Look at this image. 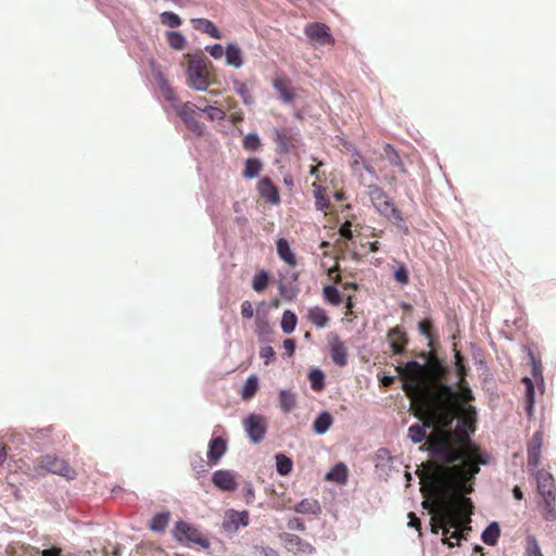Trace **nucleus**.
<instances>
[{
	"mask_svg": "<svg viewBox=\"0 0 556 556\" xmlns=\"http://www.w3.org/2000/svg\"><path fill=\"white\" fill-rule=\"evenodd\" d=\"M260 356L264 359V363L268 365L275 359L276 353L271 346H264L260 351Z\"/></svg>",
	"mask_w": 556,
	"mask_h": 556,
	"instance_id": "53",
	"label": "nucleus"
},
{
	"mask_svg": "<svg viewBox=\"0 0 556 556\" xmlns=\"http://www.w3.org/2000/svg\"><path fill=\"white\" fill-rule=\"evenodd\" d=\"M263 164L258 159H248L244 163L242 176L247 179L255 178L260 175Z\"/></svg>",
	"mask_w": 556,
	"mask_h": 556,
	"instance_id": "33",
	"label": "nucleus"
},
{
	"mask_svg": "<svg viewBox=\"0 0 556 556\" xmlns=\"http://www.w3.org/2000/svg\"><path fill=\"white\" fill-rule=\"evenodd\" d=\"M41 556H61V548L52 547V548L43 549L41 552Z\"/></svg>",
	"mask_w": 556,
	"mask_h": 556,
	"instance_id": "62",
	"label": "nucleus"
},
{
	"mask_svg": "<svg viewBox=\"0 0 556 556\" xmlns=\"http://www.w3.org/2000/svg\"><path fill=\"white\" fill-rule=\"evenodd\" d=\"M153 77L160 88L161 96L167 101L172 108L178 105L180 102L179 98L176 96L175 90L172 88L164 74L156 68H153Z\"/></svg>",
	"mask_w": 556,
	"mask_h": 556,
	"instance_id": "15",
	"label": "nucleus"
},
{
	"mask_svg": "<svg viewBox=\"0 0 556 556\" xmlns=\"http://www.w3.org/2000/svg\"><path fill=\"white\" fill-rule=\"evenodd\" d=\"M306 318L311 324H313L317 328H325L330 323V317L327 311L317 305L308 308Z\"/></svg>",
	"mask_w": 556,
	"mask_h": 556,
	"instance_id": "22",
	"label": "nucleus"
},
{
	"mask_svg": "<svg viewBox=\"0 0 556 556\" xmlns=\"http://www.w3.org/2000/svg\"><path fill=\"white\" fill-rule=\"evenodd\" d=\"M280 540L285 548L293 554L311 555L315 553V547L296 534L286 532L280 534Z\"/></svg>",
	"mask_w": 556,
	"mask_h": 556,
	"instance_id": "12",
	"label": "nucleus"
},
{
	"mask_svg": "<svg viewBox=\"0 0 556 556\" xmlns=\"http://www.w3.org/2000/svg\"><path fill=\"white\" fill-rule=\"evenodd\" d=\"M37 469L59 475L64 477L66 480H74L77 476L76 470L71 467L65 459L52 454L39 457L37 460Z\"/></svg>",
	"mask_w": 556,
	"mask_h": 556,
	"instance_id": "6",
	"label": "nucleus"
},
{
	"mask_svg": "<svg viewBox=\"0 0 556 556\" xmlns=\"http://www.w3.org/2000/svg\"><path fill=\"white\" fill-rule=\"evenodd\" d=\"M294 511L304 515H318L321 513V507L315 498H304L294 506Z\"/></svg>",
	"mask_w": 556,
	"mask_h": 556,
	"instance_id": "28",
	"label": "nucleus"
},
{
	"mask_svg": "<svg viewBox=\"0 0 556 556\" xmlns=\"http://www.w3.org/2000/svg\"><path fill=\"white\" fill-rule=\"evenodd\" d=\"M323 296L327 303L334 306L342 302V296L334 286H325L323 288Z\"/></svg>",
	"mask_w": 556,
	"mask_h": 556,
	"instance_id": "40",
	"label": "nucleus"
},
{
	"mask_svg": "<svg viewBox=\"0 0 556 556\" xmlns=\"http://www.w3.org/2000/svg\"><path fill=\"white\" fill-rule=\"evenodd\" d=\"M394 279L402 285H407L409 281L407 269L400 266L394 273Z\"/></svg>",
	"mask_w": 556,
	"mask_h": 556,
	"instance_id": "54",
	"label": "nucleus"
},
{
	"mask_svg": "<svg viewBox=\"0 0 556 556\" xmlns=\"http://www.w3.org/2000/svg\"><path fill=\"white\" fill-rule=\"evenodd\" d=\"M298 288L293 285L280 283L279 293L286 301H293L298 295Z\"/></svg>",
	"mask_w": 556,
	"mask_h": 556,
	"instance_id": "48",
	"label": "nucleus"
},
{
	"mask_svg": "<svg viewBox=\"0 0 556 556\" xmlns=\"http://www.w3.org/2000/svg\"><path fill=\"white\" fill-rule=\"evenodd\" d=\"M283 348L286 349V351L288 352V354L291 356L293 355L294 351H295V342L293 339H286L283 341Z\"/></svg>",
	"mask_w": 556,
	"mask_h": 556,
	"instance_id": "61",
	"label": "nucleus"
},
{
	"mask_svg": "<svg viewBox=\"0 0 556 556\" xmlns=\"http://www.w3.org/2000/svg\"><path fill=\"white\" fill-rule=\"evenodd\" d=\"M226 63L235 68L243 65V52L237 43H228L225 48Z\"/></svg>",
	"mask_w": 556,
	"mask_h": 556,
	"instance_id": "24",
	"label": "nucleus"
},
{
	"mask_svg": "<svg viewBox=\"0 0 556 556\" xmlns=\"http://www.w3.org/2000/svg\"><path fill=\"white\" fill-rule=\"evenodd\" d=\"M456 369H457L458 381L459 382H465L466 376H467V368H466V366L465 365L457 366Z\"/></svg>",
	"mask_w": 556,
	"mask_h": 556,
	"instance_id": "63",
	"label": "nucleus"
},
{
	"mask_svg": "<svg viewBox=\"0 0 556 556\" xmlns=\"http://www.w3.org/2000/svg\"><path fill=\"white\" fill-rule=\"evenodd\" d=\"M522 381L527 388L526 396H527L528 409L530 410L533 405V402H534V386H533L532 380L528 377H525L522 379Z\"/></svg>",
	"mask_w": 556,
	"mask_h": 556,
	"instance_id": "51",
	"label": "nucleus"
},
{
	"mask_svg": "<svg viewBox=\"0 0 556 556\" xmlns=\"http://www.w3.org/2000/svg\"><path fill=\"white\" fill-rule=\"evenodd\" d=\"M330 355L333 363L343 367L348 363V350L344 343L340 340L338 334L331 333L329 336Z\"/></svg>",
	"mask_w": 556,
	"mask_h": 556,
	"instance_id": "17",
	"label": "nucleus"
},
{
	"mask_svg": "<svg viewBox=\"0 0 556 556\" xmlns=\"http://www.w3.org/2000/svg\"><path fill=\"white\" fill-rule=\"evenodd\" d=\"M332 422V416L328 412H323L315 419L313 424V429L316 433L324 434L331 427Z\"/></svg>",
	"mask_w": 556,
	"mask_h": 556,
	"instance_id": "30",
	"label": "nucleus"
},
{
	"mask_svg": "<svg viewBox=\"0 0 556 556\" xmlns=\"http://www.w3.org/2000/svg\"><path fill=\"white\" fill-rule=\"evenodd\" d=\"M273 140L279 153H288L299 144V136L292 128L281 127L274 130Z\"/></svg>",
	"mask_w": 556,
	"mask_h": 556,
	"instance_id": "9",
	"label": "nucleus"
},
{
	"mask_svg": "<svg viewBox=\"0 0 556 556\" xmlns=\"http://www.w3.org/2000/svg\"><path fill=\"white\" fill-rule=\"evenodd\" d=\"M205 50L210 53V55L212 58H214L216 60H218L223 55H225V49L219 43H216V45H213V46H208V47H206Z\"/></svg>",
	"mask_w": 556,
	"mask_h": 556,
	"instance_id": "55",
	"label": "nucleus"
},
{
	"mask_svg": "<svg viewBox=\"0 0 556 556\" xmlns=\"http://www.w3.org/2000/svg\"><path fill=\"white\" fill-rule=\"evenodd\" d=\"M384 152L387 154V157H388L389 162L393 166L403 167V164H402V161H401V157H400L399 153L390 144H387L384 147Z\"/></svg>",
	"mask_w": 556,
	"mask_h": 556,
	"instance_id": "50",
	"label": "nucleus"
},
{
	"mask_svg": "<svg viewBox=\"0 0 556 556\" xmlns=\"http://www.w3.org/2000/svg\"><path fill=\"white\" fill-rule=\"evenodd\" d=\"M258 390V379L255 375L250 376L241 391V397L243 400L252 399Z\"/></svg>",
	"mask_w": 556,
	"mask_h": 556,
	"instance_id": "37",
	"label": "nucleus"
},
{
	"mask_svg": "<svg viewBox=\"0 0 556 556\" xmlns=\"http://www.w3.org/2000/svg\"><path fill=\"white\" fill-rule=\"evenodd\" d=\"M174 535L179 542L194 543L204 548L210 546L207 539L197 527L182 520L176 522Z\"/></svg>",
	"mask_w": 556,
	"mask_h": 556,
	"instance_id": "7",
	"label": "nucleus"
},
{
	"mask_svg": "<svg viewBox=\"0 0 556 556\" xmlns=\"http://www.w3.org/2000/svg\"><path fill=\"white\" fill-rule=\"evenodd\" d=\"M192 24H193V27L197 30L202 31L204 34H207L208 36H211L214 39H220L222 38V33L215 26V24L212 21H210V20H206V18H193L192 20Z\"/></svg>",
	"mask_w": 556,
	"mask_h": 556,
	"instance_id": "25",
	"label": "nucleus"
},
{
	"mask_svg": "<svg viewBox=\"0 0 556 556\" xmlns=\"http://www.w3.org/2000/svg\"><path fill=\"white\" fill-rule=\"evenodd\" d=\"M447 533L444 534V531H442L443 539L442 543L446 544L448 547H454V543L451 542V540H456L457 543L464 539L466 540V536L464 535L465 530H470V527H468V523H462L458 527H451L450 525L446 526ZM440 530H443L442 528Z\"/></svg>",
	"mask_w": 556,
	"mask_h": 556,
	"instance_id": "23",
	"label": "nucleus"
},
{
	"mask_svg": "<svg viewBox=\"0 0 556 556\" xmlns=\"http://www.w3.org/2000/svg\"><path fill=\"white\" fill-rule=\"evenodd\" d=\"M254 308L250 301H244L241 304V315L243 318L250 319L253 317Z\"/></svg>",
	"mask_w": 556,
	"mask_h": 556,
	"instance_id": "57",
	"label": "nucleus"
},
{
	"mask_svg": "<svg viewBox=\"0 0 556 556\" xmlns=\"http://www.w3.org/2000/svg\"><path fill=\"white\" fill-rule=\"evenodd\" d=\"M233 90L241 97L242 101L247 105H251L254 102V98L244 81L235 79L232 83Z\"/></svg>",
	"mask_w": 556,
	"mask_h": 556,
	"instance_id": "35",
	"label": "nucleus"
},
{
	"mask_svg": "<svg viewBox=\"0 0 556 556\" xmlns=\"http://www.w3.org/2000/svg\"><path fill=\"white\" fill-rule=\"evenodd\" d=\"M212 482L222 491H235L237 489L236 476L230 470H217L213 473Z\"/></svg>",
	"mask_w": 556,
	"mask_h": 556,
	"instance_id": "20",
	"label": "nucleus"
},
{
	"mask_svg": "<svg viewBox=\"0 0 556 556\" xmlns=\"http://www.w3.org/2000/svg\"><path fill=\"white\" fill-rule=\"evenodd\" d=\"M296 405V396L293 392L281 390L279 393V406L283 413H290Z\"/></svg>",
	"mask_w": 556,
	"mask_h": 556,
	"instance_id": "34",
	"label": "nucleus"
},
{
	"mask_svg": "<svg viewBox=\"0 0 556 556\" xmlns=\"http://www.w3.org/2000/svg\"><path fill=\"white\" fill-rule=\"evenodd\" d=\"M287 526L290 530H295V531H301V532H304L306 530L304 522L300 518H296V517L291 518L288 521Z\"/></svg>",
	"mask_w": 556,
	"mask_h": 556,
	"instance_id": "56",
	"label": "nucleus"
},
{
	"mask_svg": "<svg viewBox=\"0 0 556 556\" xmlns=\"http://www.w3.org/2000/svg\"><path fill=\"white\" fill-rule=\"evenodd\" d=\"M186 58L188 60V85L197 90H206L208 87V72L204 59L191 54H186Z\"/></svg>",
	"mask_w": 556,
	"mask_h": 556,
	"instance_id": "5",
	"label": "nucleus"
},
{
	"mask_svg": "<svg viewBox=\"0 0 556 556\" xmlns=\"http://www.w3.org/2000/svg\"><path fill=\"white\" fill-rule=\"evenodd\" d=\"M200 111L206 113L208 119L211 121H215V119H224L225 118V112L219 109V108H216V106H213V105H205V106H200L199 109Z\"/></svg>",
	"mask_w": 556,
	"mask_h": 556,
	"instance_id": "47",
	"label": "nucleus"
},
{
	"mask_svg": "<svg viewBox=\"0 0 556 556\" xmlns=\"http://www.w3.org/2000/svg\"><path fill=\"white\" fill-rule=\"evenodd\" d=\"M526 542V556H543L535 536L528 535Z\"/></svg>",
	"mask_w": 556,
	"mask_h": 556,
	"instance_id": "46",
	"label": "nucleus"
},
{
	"mask_svg": "<svg viewBox=\"0 0 556 556\" xmlns=\"http://www.w3.org/2000/svg\"><path fill=\"white\" fill-rule=\"evenodd\" d=\"M387 339L393 354L397 355L404 353L408 338L406 332L400 326L391 328L388 331Z\"/></svg>",
	"mask_w": 556,
	"mask_h": 556,
	"instance_id": "16",
	"label": "nucleus"
},
{
	"mask_svg": "<svg viewBox=\"0 0 556 556\" xmlns=\"http://www.w3.org/2000/svg\"><path fill=\"white\" fill-rule=\"evenodd\" d=\"M169 513L163 511L153 516L150 523V529L154 532H162L166 529L169 521Z\"/></svg>",
	"mask_w": 556,
	"mask_h": 556,
	"instance_id": "36",
	"label": "nucleus"
},
{
	"mask_svg": "<svg viewBox=\"0 0 556 556\" xmlns=\"http://www.w3.org/2000/svg\"><path fill=\"white\" fill-rule=\"evenodd\" d=\"M227 450L226 441L222 438H214L210 441L207 458L216 463L222 458Z\"/></svg>",
	"mask_w": 556,
	"mask_h": 556,
	"instance_id": "26",
	"label": "nucleus"
},
{
	"mask_svg": "<svg viewBox=\"0 0 556 556\" xmlns=\"http://www.w3.org/2000/svg\"><path fill=\"white\" fill-rule=\"evenodd\" d=\"M268 281V274L265 270H261L254 276L252 287L256 292H262L266 289Z\"/></svg>",
	"mask_w": 556,
	"mask_h": 556,
	"instance_id": "44",
	"label": "nucleus"
},
{
	"mask_svg": "<svg viewBox=\"0 0 556 556\" xmlns=\"http://www.w3.org/2000/svg\"><path fill=\"white\" fill-rule=\"evenodd\" d=\"M160 18L162 24L167 25L170 28H176L181 24V18L173 12L161 13Z\"/></svg>",
	"mask_w": 556,
	"mask_h": 556,
	"instance_id": "45",
	"label": "nucleus"
},
{
	"mask_svg": "<svg viewBox=\"0 0 556 556\" xmlns=\"http://www.w3.org/2000/svg\"><path fill=\"white\" fill-rule=\"evenodd\" d=\"M414 403L418 404L419 412L421 413L424 417V424H415L412 425L408 428V437L414 443H420L422 442L427 434H426V428H433V433L428 438L427 444L429 445L430 438L438 431L439 426L435 424L429 425V412L428 409L419 402V401H413Z\"/></svg>",
	"mask_w": 556,
	"mask_h": 556,
	"instance_id": "8",
	"label": "nucleus"
},
{
	"mask_svg": "<svg viewBox=\"0 0 556 556\" xmlns=\"http://www.w3.org/2000/svg\"><path fill=\"white\" fill-rule=\"evenodd\" d=\"M177 115L184 121L186 122L188 118H192L195 116V112L197 110L200 109L199 105L192 103V102H185L182 103L181 101L178 103V105L174 106L173 108Z\"/></svg>",
	"mask_w": 556,
	"mask_h": 556,
	"instance_id": "31",
	"label": "nucleus"
},
{
	"mask_svg": "<svg viewBox=\"0 0 556 556\" xmlns=\"http://www.w3.org/2000/svg\"><path fill=\"white\" fill-rule=\"evenodd\" d=\"M419 330L427 338H431L432 324L430 320L425 319L419 323Z\"/></svg>",
	"mask_w": 556,
	"mask_h": 556,
	"instance_id": "58",
	"label": "nucleus"
},
{
	"mask_svg": "<svg viewBox=\"0 0 556 556\" xmlns=\"http://www.w3.org/2000/svg\"><path fill=\"white\" fill-rule=\"evenodd\" d=\"M257 191L260 195L267 202L274 205L280 203L278 188L274 185L269 177H263L257 184Z\"/></svg>",
	"mask_w": 556,
	"mask_h": 556,
	"instance_id": "19",
	"label": "nucleus"
},
{
	"mask_svg": "<svg viewBox=\"0 0 556 556\" xmlns=\"http://www.w3.org/2000/svg\"><path fill=\"white\" fill-rule=\"evenodd\" d=\"M326 479L337 483H345L348 479V467L343 463L337 464L327 475Z\"/></svg>",
	"mask_w": 556,
	"mask_h": 556,
	"instance_id": "32",
	"label": "nucleus"
},
{
	"mask_svg": "<svg viewBox=\"0 0 556 556\" xmlns=\"http://www.w3.org/2000/svg\"><path fill=\"white\" fill-rule=\"evenodd\" d=\"M340 268L339 265H334L328 270V277L333 280L334 283H341V275L339 274Z\"/></svg>",
	"mask_w": 556,
	"mask_h": 556,
	"instance_id": "60",
	"label": "nucleus"
},
{
	"mask_svg": "<svg viewBox=\"0 0 556 556\" xmlns=\"http://www.w3.org/2000/svg\"><path fill=\"white\" fill-rule=\"evenodd\" d=\"M248 437L253 443H260L267 431L266 419L257 414H251L243 420Z\"/></svg>",
	"mask_w": 556,
	"mask_h": 556,
	"instance_id": "10",
	"label": "nucleus"
},
{
	"mask_svg": "<svg viewBox=\"0 0 556 556\" xmlns=\"http://www.w3.org/2000/svg\"><path fill=\"white\" fill-rule=\"evenodd\" d=\"M457 416L462 417L463 422L466 427L472 428V431L475 430L473 425L477 421V412L476 408L470 405V403L458 404Z\"/></svg>",
	"mask_w": 556,
	"mask_h": 556,
	"instance_id": "27",
	"label": "nucleus"
},
{
	"mask_svg": "<svg viewBox=\"0 0 556 556\" xmlns=\"http://www.w3.org/2000/svg\"><path fill=\"white\" fill-rule=\"evenodd\" d=\"M538 491L543 497L545 506V519L553 521L556 519V486L553 476L544 470L536 472Z\"/></svg>",
	"mask_w": 556,
	"mask_h": 556,
	"instance_id": "3",
	"label": "nucleus"
},
{
	"mask_svg": "<svg viewBox=\"0 0 556 556\" xmlns=\"http://www.w3.org/2000/svg\"><path fill=\"white\" fill-rule=\"evenodd\" d=\"M408 517L410 519L408 525L410 527H415L416 529H420V520L416 517V515L414 513H409Z\"/></svg>",
	"mask_w": 556,
	"mask_h": 556,
	"instance_id": "64",
	"label": "nucleus"
},
{
	"mask_svg": "<svg viewBox=\"0 0 556 556\" xmlns=\"http://www.w3.org/2000/svg\"><path fill=\"white\" fill-rule=\"evenodd\" d=\"M278 256L291 268L298 266V260L294 252L291 250L289 242L285 238H280L276 242Z\"/></svg>",
	"mask_w": 556,
	"mask_h": 556,
	"instance_id": "21",
	"label": "nucleus"
},
{
	"mask_svg": "<svg viewBox=\"0 0 556 556\" xmlns=\"http://www.w3.org/2000/svg\"><path fill=\"white\" fill-rule=\"evenodd\" d=\"M368 195L374 206L384 217L392 220L397 226L404 222L402 213L395 207L394 203L382 188L375 185L368 186Z\"/></svg>",
	"mask_w": 556,
	"mask_h": 556,
	"instance_id": "4",
	"label": "nucleus"
},
{
	"mask_svg": "<svg viewBox=\"0 0 556 556\" xmlns=\"http://www.w3.org/2000/svg\"><path fill=\"white\" fill-rule=\"evenodd\" d=\"M273 86L282 102L291 103L294 101L295 90L291 88V81L287 76L277 75L273 80Z\"/></svg>",
	"mask_w": 556,
	"mask_h": 556,
	"instance_id": "18",
	"label": "nucleus"
},
{
	"mask_svg": "<svg viewBox=\"0 0 556 556\" xmlns=\"http://www.w3.org/2000/svg\"><path fill=\"white\" fill-rule=\"evenodd\" d=\"M352 224L350 222H345L341 227H340V236L343 237L344 239H352L353 235H352Z\"/></svg>",
	"mask_w": 556,
	"mask_h": 556,
	"instance_id": "59",
	"label": "nucleus"
},
{
	"mask_svg": "<svg viewBox=\"0 0 556 556\" xmlns=\"http://www.w3.org/2000/svg\"><path fill=\"white\" fill-rule=\"evenodd\" d=\"M167 42L175 50H182L186 47V38L179 31H168L166 34Z\"/></svg>",
	"mask_w": 556,
	"mask_h": 556,
	"instance_id": "42",
	"label": "nucleus"
},
{
	"mask_svg": "<svg viewBox=\"0 0 556 556\" xmlns=\"http://www.w3.org/2000/svg\"><path fill=\"white\" fill-rule=\"evenodd\" d=\"M296 323L298 318L293 312L289 309L283 312L280 326L285 333H292L296 327Z\"/></svg>",
	"mask_w": 556,
	"mask_h": 556,
	"instance_id": "38",
	"label": "nucleus"
},
{
	"mask_svg": "<svg viewBox=\"0 0 556 556\" xmlns=\"http://www.w3.org/2000/svg\"><path fill=\"white\" fill-rule=\"evenodd\" d=\"M501 534L500 527L496 522H492L483 532L482 541L488 545H495Z\"/></svg>",
	"mask_w": 556,
	"mask_h": 556,
	"instance_id": "39",
	"label": "nucleus"
},
{
	"mask_svg": "<svg viewBox=\"0 0 556 556\" xmlns=\"http://www.w3.org/2000/svg\"><path fill=\"white\" fill-rule=\"evenodd\" d=\"M248 525L249 511H238L235 509H228L225 511L222 527L226 532H237L240 527H247Z\"/></svg>",
	"mask_w": 556,
	"mask_h": 556,
	"instance_id": "13",
	"label": "nucleus"
},
{
	"mask_svg": "<svg viewBox=\"0 0 556 556\" xmlns=\"http://www.w3.org/2000/svg\"><path fill=\"white\" fill-rule=\"evenodd\" d=\"M188 129H190L192 132L197 134L198 136H201L203 134L204 126L202 123H200L197 117L188 118L186 122H184Z\"/></svg>",
	"mask_w": 556,
	"mask_h": 556,
	"instance_id": "52",
	"label": "nucleus"
},
{
	"mask_svg": "<svg viewBox=\"0 0 556 556\" xmlns=\"http://www.w3.org/2000/svg\"><path fill=\"white\" fill-rule=\"evenodd\" d=\"M311 387L314 391H321L325 388V375L319 369H313L308 374Z\"/></svg>",
	"mask_w": 556,
	"mask_h": 556,
	"instance_id": "41",
	"label": "nucleus"
},
{
	"mask_svg": "<svg viewBox=\"0 0 556 556\" xmlns=\"http://www.w3.org/2000/svg\"><path fill=\"white\" fill-rule=\"evenodd\" d=\"M429 452L448 466L428 463L427 470L420 475L421 492L426 497L422 506L431 514V532L438 534L442 528L446 534L447 525L458 527L470 522L473 506L464 494L473 491L469 481L485 460L468 432L432 435Z\"/></svg>",
	"mask_w": 556,
	"mask_h": 556,
	"instance_id": "1",
	"label": "nucleus"
},
{
	"mask_svg": "<svg viewBox=\"0 0 556 556\" xmlns=\"http://www.w3.org/2000/svg\"><path fill=\"white\" fill-rule=\"evenodd\" d=\"M543 445V431L536 430L528 443V466L536 468L541 462V448Z\"/></svg>",
	"mask_w": 556,
	"mask_h": 556,
	"instance_id": "14",
	"label": "nucleus"
},
{
	"mask_svg": "<svg viewBox=\"0 0 556 556\" xmlns=\"http://www.w3.org/2000/svg\"><path fill=\"white\" fill-rule=\"evenodd\" d=\"M304 33L311 42L319 46L333 45L334 39L330 34V28L324 23L308 24Z\"/></svg>",
	"mask_w": 556,
	"mask_h": 556,
	"instance_id": "11",
	"label": "nucleus"
},
{
	"mask_svg": "<svg viewBox=\"0 0 556 556\" xmlns=\"http://www.w3.org/2000/svg\"><path fill=\"white\" fill-rule=\"evenodd\" d=\"M419 356L424 364L408 361L397 365L395 371L402 380V389L412 401H419L429 412V425L439 426L438 431L445 434L467 432L465 429L450 430L457 417L458 404H468L475 400L469 384L457 382L458 389L445 382L447 366L433 351L421 352Z\"/></svg>",
	"mask_w": 556,
	"mask_h": 556,
	"instance_id": "2",
	"label": "nucleus"
},
{
	"mask_svg": "<svg viewBox=\"0 0 556 556\" xmlns=\"http://www.w3.org/2000/svg\"><path fill=\"white\" fill-rule=\"evenodd\" d=\"M292 460L287 457L285 454H277L276 455V467H277V471L281 475V476H287L291 472L292 470Z\"/></svg>",
	"mask_w": 556,
	"mask_h": 556,
	"instance_id": "43",
	"label": "nucleus"
},
{
	"mask_svg": "<svg viewBox=\"0 0 556 556\" xmlns=\"http://www.w3.org/2000/svg\"><path fill=\"white\" fill-rule=\"evenodd\" d=\"M312 187L314 189L316 208L318 211H326L330 206V201L326 194V189L318 182H313Z\"/></svg>",
	"mask_w": 556,
	"mask_h": 556,
	"instance_id": "29",
	"label": "nucleus"
},
{
	"mask_svg": "<svg viewBox=\"0 0 556 556\" xmlns=\"http://www.w3.org/2000/svg\"><path fill=\"white\" fill-rule=\"evenodd\" d=\"M261 147V140L256 134H249L243 139V148L249 151H255Z\"/></svg>",
	"mask_w": 556,
	"mask_h": 556,
	"instance_id": "49",
	"label": "nucleus"
}]
</instances>
